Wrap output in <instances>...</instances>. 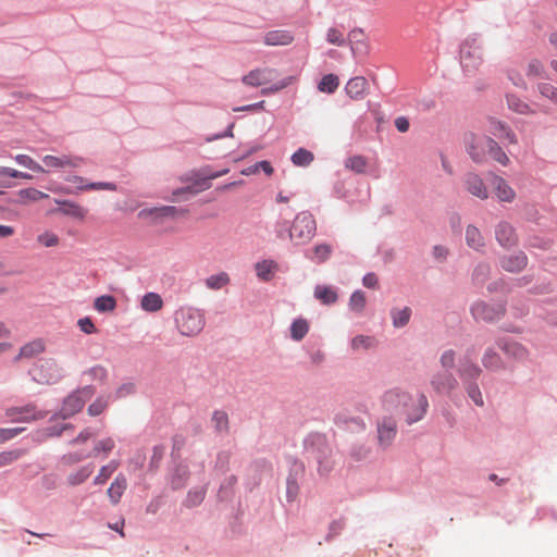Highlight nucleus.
Returning <instances> with one entry per match:
<instances>
[{"label": "nucleus", "instance_id": "obj_1", "mask_svg": "<svg viewBox=\"0 0 557 557\" xmlns=\"http://www.w3.org/2000/svg\"><path fill=\"white\" fill-rule=\"evenodd\" d=\"M428 408L429 401L424 394L411 395L401 387L386 389L379 399L381 414L405 419L408 424L422 420Z\"/></svg>", "mask_w": 557, "mask_h": 557}, {"label": "nucleus", "instance_id": "obj_2", "mask_svg": "<svg viewBox=\"0 0 557 557\" xmlns=\"http://www.w3.org/2000/svg\"><path fill=\"white\" fill-rule=\"evenodd\" d=\"M465 141L468 153L476 163L484 162L488 156L503 165L509 163V158L499 145L486 135L470 133L466 135Z\"/></svg>", "mask_w": 557, "mask_h": 557}, {"label": "nucleus", "instance_id": "obj_3", "mask_svg": "<svg viewBox=\"0 0 557 557\" xmlns=\"http://www.w3.org/2000/svg\"><path fill=\"white\" fill-rule=\"evenodd\" d=\"M276 75L277 72L275 69L269 66L256 67L242 77V83L246 86L255 88L267 86L261 90V92L263 95H270L278 92L280 90L288 87L296 79L295 76H287L278 82L273 83Z\"/></svg>", "mask_w": 557, "mask_h": 557}, {"label": "nucleus", "instance_id": "obj_4", "mask_svg": "<svg viewBox=\"0 0 557 557\" xmlns=\"http://www.w3.org/2000/svg\"><path fill=\"white\" fill-rule=\"evenodd\" d=\"M459 57L465 72L473 73L479 70L483 62V49L475 36H469L462 41Z\"/></svg>", "mask_w": 557, "mask_h": 557}, {"label": "nucleus", "instance_id": "obj_5", "mask_svg": "<svg viewBox=\"0 0 557 557\" xmlns=\"http://www.w3.org/2000/svg\"><path fill=\"white\" fill-rule=\"evenodd\" d=\"M317 230L313 215L307 211L299 212L289 228V238L296 245H304L311 240Z\"/></svg>", "mask_w": 557, "mask_h": 557}, {"label": "nucleus", "instance_id": "obj_6", "mask_svg": "<svg viewBox=\"0 0 557 557\" xmlns=\"http://www.w3.org/2000/svg\"><path fill=\"white\" fill-rule=\"evenodd\" d=\"M95 387L91 385L74 391L64 399L58 416L62 419H66L79 412L85 403L95 395Z\"/></svg>", "mask_w": 557, "mask_h": 557}, {"label": "nucleus", "instance_id": "obj_7", "mask_svg": "<svg viewBox=\"0 0 557 557\" xmlns=\"http://www.w3.org/2000/svg\"><path fill=\"white\" fill-rule=\"evenodd\" d=\"M178 329L183 335H197L205 325V318L198 309L182 308L180 311Z\"/></svg>", "mask_w": 557, "mask_h": 557}, {"label": "nucleus", "instance_id": "obj_8", "mask_svg": "<svg viewBox=\"0 0 557 557\" xmlns=\"http://www.w3.org/2000/svg\"><path fill=\"white\" fill-rule=\"evenodd\" d=\"M30 373L39 384H54L62 377V369L52 359L41 360L33 367Z\"/></svg>", "mask_w": 557, "mask_h": 557}, {"label": "nucleus", "instance_id": "obj_9", "mask_svg": "<svg viewBox=\"0 0 557 557\" xmlns=\"http://www.w3.org/2000/svg\"><path fill=\"white\" fill-rule=\"evenodd\" d=\"M504 304H487L485 301H475L471 307V314L476 321L495 322L505 315Z\"/></svg>", "mask_w": 557, "mask_h": 557}, {"label": "nucleus", "instance_id": "obj_10", "mask_svg": "<svg viewBox=\"0 0 557 557\" xmlns=\"http://www.w3.org/2000/svg\"><path fill=\"white\" fill-rule=\"evenodd\" d=\"M379 444L386 448L391 446L397 434V422L393 417L381 414L376 423Z\"/></svg>", "mask_w": 557, "mask_h": 557}, {"label": "nucleus", "instance_id": "obj_11", "mask_svg": "<svg viewBox=\"0 0 557 557\" xmlns=\"http://www.w3.org/2000/svg\"><path fill=\"white\" fill-rule=\"evenodd\" d=\"M228 173V169H223L218 172H213L211 174H208L203 178H199L194 181L190 185L186 186L185 188H176V198L182 197L184 195H196L202 190H207L211 187V180L221 177Z\"/></svg>", "mask_w": 557, "mask_h": 557}, {"label": "nucleus", "instance_id": "obj_12", "mask_svg": "<svg viewBox=\"0 0 557 557\" xmlns=\"http://www.w3.org/2000/svg\"><path fill=\"white\" fill-rule=\"evenodd\" d=\"M495 237L504 248H511L518 244V236L513 226L506 221H502L496 225Z\"/></svg>", "mask_w": 557, "mask_h": 557}, {"label": "nucleus", "instance_id": "obj_13", "mask_svg": "<svg viewBox=\"0 0 557 557\" xmlns=\"http://www.w3.org/2000/svg\"><path fill=\"white\" fill-rule=\"evenodd\" d=\"M7 416L13 422H27L44 418V413L37 411L35 406L13 407L7 410Z\"/></svg>", "mask_w": 557, "mask_h": 557}, {"label": "nucleus", "instance_id": "obj_14", "mask_svg": "<svg viewBox=\"0 0 557 557\" xmlns=\"http://www.w3.org/2000/svg\"><path fill=\"white\" fill-rule=\"evenodd\" d=\"M44 164L48 169H65V168H78L83 163L81 157H73L69 154L62 156H45L42 158Z\"/></svg>", "mask_w": 557, "mask_h": 557}, {"label": "nucleus", "instance_id": "obj_15", "mask_svg": "<svg viewBox=\"0 0 557 557\" xmlns=\"http://www.w3.org/2000/svg\"><path fill=\"white\" fill-rule=\"evenodd\" d=\"M466 189L474 197L485 200L488 198V190L483 180L475 173H467L463 177Z\"/></svg>", "mask_w": 557, "mask_h": 557}, {"label": "nucleus", "instance_id": "obj_16", "mask_svg": "<svg viewBox=\"0 0 557 557\" xmlns=\"http://www.w3.org/2000/svg\"><path fill=\"white\" fill-rule=\"evenodd\" d=\"M348 38L352 54L366 55L369 53L370 46L363 29L354 28L352 30H350Z\"/></svg>", "mask_w": 557, "mask_h": 557}, {"label": "nucleus", "instance_id": "obj_17", "mask_svg": "<svg viewBox=\"0 0 557 557\" xmlns=\"http://www.w3.org/2000/svg\"><path fill=\"white\" fill-rule=\"evenodd\" d=\"M493 190L497 199L502 202H512L516 198V191L503 177L493 175L491 181Z\"/></svg>", "mask_w": 557, "mask_h": 557}, {"label": "nucleus", "instance_id": "obj_18", "mask_svg": "<svg viewBox=\"0 0 557 557\" xmlns=\"http://www.w3.org/2000/svg\"><path fill=\"white\" fill-rule=\"evenodd\" d=\"M369 84L362 76H355L350 78L345 86V91L352 100H362L368 90Z\"/></svg>", "mask_w": 557, "mask_h": 557}, {"label": "nucleus", "instance_id": "obj_19", "mask_svg": "<svg viewBox=\"0 0 557 557\" xmlns=\"http://www.w3.org/2000/svg\"><path fill=\"white\" fill-rule=\"evenodd\" d=\"M499 263L505 271L516 273L527 267L528 258L524 252L519 251L516 255L502 257Z\"/></svg>", "mask_w": 557, "mask_h": 557}, {"label": "nucleus", "instance_id": "obj_20", "mask_svg": "<svg viewBox=\"0 0 557 557\" xmlns=\"http://www.w3.org/2000/svg\"><path fill=\"white\" fill-rule=\"evenodd\" d=\"M335 423L338 428L349 432H361L366 429V423L361 418L351 417L346 412L336 414Z\"/></svg>", "mask_w": 557, "mask_h": 557}, {"label": "nucleus", "instance_id": "obj_21", "mask_svg": "<svg viewBox=\"0 0 557 557\" xmlns=\"http://www.w3.org/2000/svg\"><path fill=\"white\" fill-rule=\"evenodd\" d=\"M127 488V479L123 473H119L110 484L107 495L112 505H117Z\"/></svg>", "mask_w": 557, "mask_h": 557}, {"label": "nucleus", "instance_id": "obj_22", "mask_svg": "<svg viewBox=\"0 0 557 557\" xmlns=\"http://www.w3.org/2000/svg\"><path fill=\"white\" fill-rule=\"evenodd\" d=\"M457 380L447 371L437 373L432 380V385L438 393L448 394L457 386Z\"/></svg>", "mask_w": 557, "mask_h": 557}, {"label": "nucleus", "instance_id": "obj_23", "mask_svg": "<svg viewBox=\"0 0 557 557\" xmlns=\"http://www.w3.org/2000/svg\"><path fill=\"white\" fill-rule=\"evenodd\" d=\"M294 36L290 32L284 29L270 30L264 34L263 42L267 46H287L292 44Z\"/></svg>", "mask_w": 557, "mask_h": 557}, {"label": "nucleus", "instance_id": "obj_24", "mask_svg": "<svg viewBox=\"0 0 557 557\" xmlns=\"http://www.w3.org/2000/svg\"><path fill=\"white\" fill-rule=\"evenodd\" d=\"M77 185L78 190H116V185L110 182H99V183H85V178L82 176H72L67 180Z\"/></svg>", "mask_w": 557, "mask_h": 557}, {"label": "nucleus", "instance_id": "obj_25", "mask_svg": "<svg viewBox=\"0 0 557 557\" xmlns=\"http://www.w3.org/2000/svg\"><path fill=\"white\" fill-rule=\"evenodd\" d=\"M255 270L259 280L268 282L278 271V264L274 260H262L256 263Z\"/></svg>", "mask_w": 557, "mask_h": 557}, {"label": "nucleus", "instance_id": "obj_26", "mask_svg": "<svg viewBox=\"0 0 557 557\" xmlns=\"http://www.w3.org/2000/svg\"><path fill=\"white\" fill-rule=\"evenodd\" d=\"M488 132L499 140H507L508 144L517 143L515 134L499 121H491Z\"/></svg>", "mask_w": 557, "mask_h": 557}, {"label": "nucleus", "instance_id": "obj_27", "mask_svg": "<svg viewBox=\"0 0 557 557\" xmlns=\"http://www.w3.org/2000/svg\"><path fill=\"white\" fill-rule=\"evenodd\" d=\"M45 348H46V346H45V343L42 339H40V338L34 339V341L25 344L20 349V352L15 359L20 360L23 358H26V359L34 358V357L38 356L39 354L44 352Z\"/></svg>", "mask_w": 557, "mask_h": 557}, {"label": "nucleus", "instance_id": "obj_28", "mask_svg": "<svg viewBox=\"0 0 557 557\" xmlns=\"http://www.w3.org/2000/svg\"><path fill=\"white\" fill-rule=\"evenodd\" d=\"M55 202L61 206L60 211L65 215L83 220L87 214V210L76 202L58 199L55 200Z\"/></svg>", "mask_w": 557, "mask_h": 557}, {"label": "nucleus", "instance_id": "obj_29", "mask_svg": "<svg viewBox=\"0 0 557 557\" xmlns=\"http://www.w3.org/2000/svg\"><path fill=\"white\" fill-rule=\"evenodd\" d=\"M120 461L112 459L107 465L102 466L99 469L98 474L94 478L95 485H103L113 475V473L119 469Z\"/></svg>", "mask_w": 557, "mask_h": 557}, {"label": "nucleus", "instance_id": "obj_30", "mask_svg": "<svg viewBox=\"0 0 557 557\" xmlns=\"http://www.w3.org/2000/svg\"><path fill=\"white\" fill-rule=\"evenodd\" d=\"M467 245L475 250H480L485 246L481 231L474 225H468L466 228Z\"/></svg>", "mask_w": 557, "mask_h": 557}, {"label": "nucleus", "instance_id": "obj_31", "mask_svg": "<svg viewBox=\"0 0 557 557\" xmlns=\"http://www.w3.org/2000/svg\"><path fill=\"white\" fill-rule=\"evenodd\" d=\"M163 306L161 296L157 293H147L140 301V307L147 312L159 311Z\"/></svg>", "mask_w": 557, "mask_h": 557}, {"label": "nucleus", "instance_id": "obj_32", "mask_svg": "<svg viewBox=\"0 0 557 557\" xmlns=\"http://www.w3.org/2000/svg\"><path fill=\"white\" fill-rule=\"evenodd\" d=\"M314 296L324 305H332L337 300L336 290L325 285H318L314 289Z\"/></svg>", "mask_w": 557, "mask_h": 557}, {"label": "nucleus", "instance_id": "obj_33", "mask_svg": "<svg viewBox=\"0 0 557 557\" xmlns=\"http://www.w3.org/2000/svg\"><path fill=\"white\" fill-rule=\"evenodd\" d=\"M482 363L486 369L492 371H497L504 367L500 356L491 348L485 350L482 357Z\"/></svg>", "mask_w": 557, "mask_h": 557}, {"label": "nucleus", "instance_id": "obj_34", "mask_svg": "<svg viewBox=\"0 0 557 557\" xmlns=\"http://www.w3.org/2000/svg\"><path fill=\"white\" fill-rule=\"evenodd\" d=\"M308 331V321L304 318L296 319L290 325V337L294 341L299 342L307 335Z\"/></svg>", "mask_w": 557, "mask_h": 557}, {"label": "nucleus", "instance_id": "obj_35", "mask_svg": "<svg viewBox=\"0 0 557 557\" xmlns=\"http://www.w3.org/2000/svg\"><path fill=\"white\" fill-rule=\"evenodd\" d=\"M481 372L482 370L480 369V367L467 360L463 361L459 368V375L465 381L476 380L480 376Z\"/></svg>", "mask_w": 557, "mask_h": 557}, {"label": "nucleus", "instance_id": "obj_36", "mask_svg": "<svg viewBox=\"0 0 557 557\" xmlns=\"http://www.w3.org/2000/svg\"><path fill=\"white\" fill-rule=\"evenodd\" d=\"M94 308L98 312H112L116 308V299L111 295H102L95 299Z\"/></svg>", "mask_w": 557, "mask_h": 557}, {"label": "nucleus", "instance_id": "obj_37", "mask_svg": "<svg viewBox=\"0 0 557 557\" xmlns=\"http://www.w3.org/2000/svg\"><path fill=\"white\" fill-rule=\"evenodd\" d=\"M17 196H18V202L20 203H27V202H30V201H38V200H41V199H45V198H48L49 196L36 188H33V187H29V188H25V189H21L18 193H17Z\"/></svg>", "mask_w": 557, "mask_h": 557}, {"label": "nucleus", "instance_id": "obj_38", "mask_svg": "<svg viewBox=\"0 0 557 557\" xmlns=\"http://www.w3.org/2000/svg\"><path fill=\"white\" fill-rule=\"evenodd\" d=\"M115 448V441L112 437L102 438L94 445L92 455L95 457L103 455L107 457Z\"/></svg>", "mask_w": 557, "mask_h": 557}, {"label": "nucleus", "instance_id": "obj_39", "mask_svg": "<svg viewBox=\"0 0 557 557\" xmlns=\"http://www.w3.org/2000/svg\"><path fill=\"white\" fill-rule=\"evenodd\" d=\"M94 467L88 465L79 468L76 472L71 473L67 476V482L70 485H78L84 483L92 473Z\"/></svg>", "mask_w": 557, "mask_h": 557}, {"label": "nucleus", "instance_id": "obj_40", "mask_svg": "<svg viewBox=\"0 0 557 557\" xmlns=\"http://www.w3.org/2000/svg\"><path fill=\"white\" fill-rule=\"evenodd\" d=\"M339 85V79L334 74H327L322 77L320 83L318 84V89L321 92L333 94Z\"/></svg>", "mask_w": 557, "mask_h": 557}, {"label": "nucleus", "instance_id": "obj_41", "mask_svg": "<svg viewBox=\"0 0 557 557\" xmlns=\"http://www.w3.org/2000/svg\"><path fill=\"white\" fill-rule=\"evenodd\" d=\"M313 159V153L305 148H299L292 156V162L296 166H308Z\"/></svg>", "mask_w": 557, "mask_h": 557}, {"label": "nucleus", "instance_id": "obj_42", "mask_svg": "<svg viewBox=\"0 0 557 557\" xmlns=\"http://www.w3.org/2000/svg\"><path fill=\"white\" fill-rule=\"evenodd\" d=\"M393 325L395 327L405 326L411 317V309L409 307H405L403 309H393L392 312Z\"/></svg>", "mask_w": 557, "mask_h": 557}, {"label": "nucleus", "instance_id": "obj_43", "mask_svg": "<svg viewBox=\"0 0 557 557\" xmlns=\"http://www.w3.org/2000/svg\"><path fill=\"white\" fill-rule=\"evenodd\" d=\"M499 346L506 355L512 358L523 359L527 356L525 348L516 342L499 344Z\"/></svg>", "mask_w": 557, "mask_h": 557}, {"label": "nucleus", "instance_id": "obj_44", "mask_svg": "<svg viewBox=\"0 0 557 557\" xmlns=\"http://www.w3.org/2000/svg\"><path fill=\"white\" fill-rule=\"evenodd\" d=\"M345 165L350 171L361 174L366 172L368 161L362 156H352L346 160Z\"/></svg>", "mask_w": 557, "mask_h": 557}, {"label": "nucleus", "instance_id": "obj_45", "mask_svg": "<svg viewBox=\"0 0 557 557\" xmlns=\"http://www.w3.org/2000/svg\"><path fill=\"white\" fill-rule=\"evenodd\" d=\"M109 406V396H99L95 399L94 403H91L88 408L87 412L91 417L100 416Z\"/></svg>", "mask_w": 557, "mask_h": 557}, {"label": "nucleus", "instance_id": "obj_46", "mask_svg": "<svg viewBox=\"0 0 557 557\" xmlns=\"http://www.w3.org/2000/svg\"><path fill=\"white\" fill-rule=\"evenodd\" d=\"M212 423L218 432H226L228 429V417L224 411L216 410L212 416Z\"/></svg>", "mask_w": 557, "mask_h": 557}, {"label": "nucleus", "instance_id": "obj_47", "mask_svg": "<svg viewBox=\"0 0 557 557\" xmlns=\"http://www.w3.org/2000/svg\"><path fill=\"white\" fill-rule=\"evenodd\" d=\"M14 160L22 166H25L29 170H33L35 172H40V173H44L46 172V170L44 169V166H41L40 164H38L35 160H33L27 154H16L14 157Z\"/></svg>", "mask_w": 557, "mask_h": 557}, {"label": "nucleus", "instance_id": "obj_48", "mask_svg": "<svg viewBox=\"0 0 557 557\" xmlns=\"http://www.w3.org/2000/svg\"><path fill=\"white\" fill-rule=\"evenodd\" d=\"M230 281V277L226 273H219L215 275H211L206 280V285L211 289H220L225 286Z\"/></svg>", "mask_w": 557, "mask_h": 557}, {"label": "nucleus", "instance_id": "obj_49", "mask_svg": "<svg viewBox=\"0 0 557 557\" xmlns=\"http://www.w3.org/2000/svg\"><path fill=\"white\" fill-rule=\"evenodd\" d=\"M91 381L104 382L108 377V371L103 366L97 364L84 372Z\"/></svg>", "mask_w": 557, "mask_h": 557}, {"label": "nucleus", "instance_id": "obj_50", "mask_svg": "<svg viewBox=\"0 0 557 557\" xmlns=\"http://www.w3.org/2000/svg\"><path fill=\"white\" fill-rule=\"evenodd\" d=\"M375 345V339L371 336L358 335L351 339V348L354 350L358 349H369Z\"/></svg>", "mask_w": 557, "mask_h": 557}, {"label": "nucleus", "instance_id": "obj_51", "mask_svg": "<svg viewBox=\"0 0 557 557\" xmlns=\"http://www.w3.org/2000/svg\"><path fill=\"white\" fill-rule=\"evenodd\" d=\"M366 306V295L361 290L352 293L349 299V307L356 312H361Z\"/></svg>", "mask_w": 557, "mask_h": 557}, {"label": "nucleus", "instance_id": "obj_52", "mask_svg": "<svg viewBox=\"0 0 557 557\" xmlns=\"http://www.w3.org/2000/svg\"><path fill=\"white\" fill-rule=\"evenodd\" d=\"M25 454L22 449L0 453V468L11 465Z\"/></svg>", "mask_w": 557, "mask_h": 557}, {"label": "nucleus", "instance_id": "obj_53", "mask_svg": "<svg viewBox=\"0 0 557 557\" xmlns=\"http://www.w3.org/2000/svg\"><path fill=\"white\" fill-rule=\"evenodd\" d=\"M331 253H332V248L330 245H326V244L317 245L313 248V255H314L313 259L317 262H324L325 260L329 259Z\"/></svg>", "mask_w": 557, "mask_h": 557}, {"label": "nucleus", "instance_id": "obj_54", "mask_svg": "<svg viewBox=\"0 0 557 557\" xmlns=\"http://www.w3.org/2000/svg\"><path fill=\"white\" fill-rule=\"evenodd\" d=\"M37 242L45 247H55L59 245V236L52 232H45L37 236Z\"/></svg>", "mask_w": 557, "mask_h": 557}, {"label": "nucleus", "instance_id": "obj_55", "mask_svg": "<svg viewBox=\"0 0 557 557\" xmlns=\"http://www.w3.org/2000/svg\"><path fill=\"white\" fill-rule=\"evenodd\" d=\"M507 102H508V107L515 112H518V113L529 112V106L513 95L507 96Z\"/></svg>", "mask_w": 557, "mask_h": 557}, {"label": "nucleus", "instance_id": "obj_56", "mask_svg": "<svg viewBox=\"0 0 557 557\" xmlns=\"http://www.w3.org/2000/svg\"><path fill=\"white\" fill-rule=\"evenodd\" d=\"M467 393L476 406L482 407L484 405L482 393L476 384L469 383Z\"/></svg>", "mask_w": 557, "mask_h": 557}, {"label": "nucleus", "instance_id": "obj_57", "mask_svg": "<svg viewBox=\"0 0 557 557\" xmlns=\"http://www.w3.org/2000/svg\"><path fill=\"white\" fill-rule=\"evenodd\" d=\"M326 40L336 46H343L345 44L344 34L335 27L327 29Z\"/></svg>", "mask_w": 557, "mask_h": 557}, {"label": "nucleus", "instance_id": "obj_58", "mask_svg": "<svg viewBox=\"0 0 557 557\" xmlns=\"http://www.w3.org/2000/svg\"><path fill=\"white\" fill-rule=\"evenodd\" d=\"M10 176L13 178L32 180L33 176L28 173H24L8 166H0V176Z\"/></svg>", "mask_w": 557, "mask_h": 557}, {"label": "nucleus", "instance_id": "obj_59", "mask_svg": "<svg viewBox=\"0 0 557 557\" xmlns=\"http://www.w3.org/2000/svg\"><path fill=\"white\" fill-rule=\"evenodd\" d=\"M539 90L543 97L557 103V88L555 86L543 83L539 85Z\"/></svg>", "mask_w": 557, "mask_h": 557}, {"label": "nucleus", "instance_id": "obj_60", "mask_svg": "<svg viewBox=\"0 0 557 557\" xmlns=\"http://www.w3.org/2000/svg\"><path fill=\"white\" fill-rule=\"evenodd\" d=\"M205 498V491L202 488H198L196 491H191L188 493L186 505L188 507L199 505Z\"/></svg>", "mask_w": 557, "mask_h": 557}, {"label": "nucleus", "instance_id": "obj_61", "mask_svg": "<svg viewBox=\"0 0 557 557\" xmlns=\"http://www.w3.org/2000/svg\"><path fill=\"white\" fill-rule=\"evenodd\" d=\"M136 391V386L132 382L123 383L120 385L115 391V397L116 398H124L129 395H133Z\"/></svg>", "mask_w": 557, "mask_h": 557}, {"label": "nucleus", "instance_id": "obj_62", "mask_svg": "<svg viewBox=\"0 0 557 557\" xmlns=\"http://www.w3.org/2000/svg\"><path fill=\"white\" fill-rule=\"evenodd\" d=\"M488 274H490V267L487 264H479L473 272V280L476 283L482 284L485 282Z\"/></svg>", "mask_w": 557, "mask_h": 557}, {"label": "nucleus", "instance_id": "obj_63", "mask_svg": "<svg viewBox=\"0 0 557 557\" xmlns=\"http://www.w3.org/2000/svg\"><path fill=\"white\" fill-rule=\"evenodd\" d=\"M544 73V66L539 60H532L528 65L527 74L532 77H542Z\"/></svg>", "mask_w": 557, "mask_h": 557}, {"label": "nucleus", "instance_id": "obj_64", "mask_svg": "<svg viewBox=\"0 0 557 557\" xmlns=\"http://www.w3.org/2000/svg\"><path fill=\"white\" fill-rule=\"evenodd\" d=\"M77 324H78L81 331L85 334H94L97 332V329H96L94 322L88 317L79 319Z\"/></svg>", "mask_w": 557, "mask_h": 557}]
</instances>
